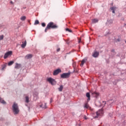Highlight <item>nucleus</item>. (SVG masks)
I'll list each match as a JSON object with an SVG mask.
<instances>
[{
    "instance_id": "obj_23",
    "label": "nucleus",
    "mask_w": 126,
    "mask_h": 126,
    "mask_svg": "<svg viewBox=\"0 0 126 126\" xmlns=\"http://www.w3.org/2000/svg\"><path fill=\"white\" fill-rule=\"evenodd\" d=\"M39 23H40L39 21L38 20H36L34 22V25H37V24H39Z\"/></svg>"
},
{
    "instance_id": "obj_21",
    "label": "nucleus",
    "mask_w": 126,
    "mask_h": 126,
    "mask_svg": "<svg viewBox=\"0 0 126 126\" xmlns=\"http://www.w3.org/2000/svg\"><path fill=\"white\" fill-rule=\"evenodd\" d=\"M25 99H26V103H29L30 101H29V96H27L25 97Z\"/></svg>"
},
{
    "instance_id": "obj_17",
    "label": "nucleus",
    "mask_w": 126,
    "mask_h": 126,
    "mask_svg": "<svg viewBox=\"0 0 126 126\" xmlns=\"http://www.w3.org/2000/svg\"><path fill=\"white\" fill-rule=\"evenodd\" d=\"M63 85L60 86V87L58 88V90L60 92H62V91H63Z\"/></svg>"
},
{
    "instance_id": "obj_2",
    "label": "nucleus",
    "mask_w": 126,
    "mask_h": 126,
    "mask_svg": "<svg viewBox=\"0 0 126 126\" xmlns=\"http://www.w3.org/2000/svg\"><path fill=\"white\" fill-rule=\"evenodd\" d=\"M103 114H104V111H103V109H99L95 113L92 114V116L94 119H97L99 117H101V116H103Z\"/></svg>"
},
{
    "instance_id": "obj_12",
    "label": "nucleus",
    "mask_w": 126,
    "mask_h": 126,
    "mask_svg": "<svg viewBox=\"0 0 126 126\" xmlns=\"http://www.w3.org/2000/svg\"><path fill=\"white\" fill-rule=\"evenodd\" d=\"M33 55H32V54H28L26 56L25 59L29 60V59H31Z\"/></svg>"
},
{
    "instance_id": "obj_30",
    "label": "nucleus",
    "mask_w": 126,
    "mask_h": 126,
    "mask_svg": "<svg viewBox=\"0 0 126 126\" xmlns=\"http://www.w3.org/2000/svg\"><path fill=\"white\" fill-rule=\"evenodd\" d=\"M84 119H85V120H87V117H86V116H84Z\"/></svg>"
},
{
    "instance_id": "obj_33",
    "label": "nucleus",
    "mask_w": 126,
    "mask_h": 126,
    "mask_svg": "<svg viewBox=\"0 0 126 126\" xmlns=\"http://www.w3.org/2000/svg\"><path fill=\"white\" fill-rule=\"evenodd\" d=\"M10 3H12V1H10Z\"/></svg>"
},
{
    "instance_id": "obj_5",
    "label": "nucleus",
    "mask_w": 126,
    "mask_h": 126,
    "mask_svg": "<svg viewBox=\"0 0 126 126\" xmlns=\"http://www.w3.org/2000/svg\"><path fill=\"white\" fill-rule=\"evenodd\" d=\"M11 56H12V51H8L4 54V59L5 60V59H7L8 57H11Z\"/></svg>"
},
{
    "instance_id": "obj_25",
    "label": "nucleus",
    "mask_w": 126,
    "mask_h": 126,
    "mask_svg": "<svg viewBox=\"0 0 126 126\" xmlns=\"http://www.w3.org/2000/svg\"><path fill=\"white\" fill-rule=\"evenodd\" d=\"M65 31L67 32H69L70 33H71L72 31L71 30H69L68 28H67L65 29Z\"/></svg>"
},
{
    "instance_id": "obj_4",
    "label": "nucleus",
    "mask_w": 126,
    "mask_h": 126,
    "mask_svg": "<svg viewBox=\"0 0 126 126\" xmlns=\"http://www.w3.org/2000/svg\"><path fill=\"white\" fill-rule=\"evenodd\" d=\"M70 76V72L68 73H63V74H61V78H68Z\"/></svg>"
},
{
    "instance_id": "obj_31",
    "label": "nucleus",
    "mask_w": 126,
    "mask_h": 126,
    "mask_svg": "<svg viewBox=\"0 0 126 126\" xmlns=\"http://www.w3.org/2000/svg\"><path fill=\"white\" fill-rule=\"evenodd\" d=\"M81 40V39H79V41H78V43H80Z\"/></svg>"
},
{
    "instance_id": "obj_9",
    "label": "nucleus",
    "mask_w": 126,
    "mask_h": 126,
    "mask_svg": "<svg viewBox=\"0 0 126 126\" xmlns=\"http://www.w3.org/2000/svg\"><path fill=\"white\" fill-rule=\"evenodd\" d=\"M21 67V64H19L18 63H16L14 68L16 69H19Z\"/></svg>"
},
{
    "instance_id": "obj_14",
    "label": "nucleus",
    "mask_w": 126,
    "mask_h": 126,
    "mask_svg": "<svg viewBox=\"0 0 126 126\" xmlns=\"http://www.w3.org/2000/svg\"><path fill=\"white\" fill-rule=\"evenodd\" d=\"M84 108L91 110V108L90 107V106H89V104H88V103H86L85 104Z\"/></svg>"
},
{
    "instance_id": "obj_10",
    "label": "nucleus",
    "mask_w": 126,
    "mask_h": 126,
    "mask_svg": "<svg viewBox=\"0 0 126 126\" xmlns=\"http://www.w3.org/2000/svg\"><path fill=\"white\" fill-rule=\"evenodd\" d=\"M91 93L93 96H94V97H96V98L99 96V93H97V92H91Z\"/></svg>"
},
{
    "instance_id": "obj_22",
    "label": "nucleus",
    "mask_w": 126,
    "mask_h": 126,
    "mask_svg": "<svg viewBox=\"0 0 126 126\" xmlns=\"http://www.w3.org/2000/svg\"><path fill=\"white\" fill-rule=\"evenodd\" d=\"M25 19H26V16H25L21 17V20H22V21H24Z\"/></svg>"
},
{
    "instance_id": "obj_11",
    "label": "nucleus",
    "mask_w": 126,
    "mask_h": 126,
    "mask_svg": "<svg viewBox=\"0 0 126 126\" xmlns=\"http://www.w3.org/2000/svg\"><path fill=\"white\" fill-rule=\"evenodd\" d=\"M86 62H87V58H84L82 60V61H81V63L80 64V65L81 66H83L84 64V63H86Z\"/></svg>"
},
{
    "instance_id": "obj_27",
    "label": "nucleus",
    "mask_w": 126,
    "mask_h": 126,
    "mask_svg": "<svg viewBox=\"0 0 126 126\" xmlns=\"http://www.w3.org/2000/svg\"><path fill=\"white\" fill-rule=\"evenodd\" d=\"M41 25H42V27H46V24L45 23H42L41 24Z\"/></svg>"
},
{
    "instance_id": "obj_7",
    "label": "nucleus",
    "mask_w": 126,
    "mask_h": 126,
    "mask_svg": "<svg viewBox=\"0 0 126 126\" xmlns=\"http://www.w3.org/2000/svg\"><path fill=\"white\" fill-rule=\"evenodd\" d=\"M61 72H62V70L61 69H57L54 71L53 75H58Z\"/></svg>"
},
{
    "instance_id": "obj_26",
    "label": "nucleus",
    "mask_w": 126,
    "mask_h": 126,
    "mask_svg": "<svg viewBox=\"0 0 126 126\" xmlns=\"http://www.w3.org/2000/svg\"><path fill=\"white\" fill-rule=\"evenodd\" d=\"M3 40V35H0V40Z\"/></svg>"
},
{
    "instance_id": "obj_28",
    "label": "nucleus",
    "mask_w": 126,
    "mask_h": 126,
    "mask_svg": "<svg viewBox=\"0 0 126 126\" xmlns=\"http://www.w3.org/2000/svg\"><path fill=\"white\" fill-rule=\"evenodd\" d=\"M5 67H6L5 65H3L1 68V70H3L4 69V68H5Z\"/></svg>"
},
{
    "instance_id": "obj_8",
    "label": "nucleus",
    "mask_w": 126,
    "mask_h": 126,
    "mask_svg": "<svg viewBox=\"0 0 126 126\" xmlns=\"http://www.w3.org/2000/svg\"><path fill=\"white\" fill-rule=\"evenodd\" d=\"M93 57L94 58H98V56H99V52L97 51H94L92 55Z\"/></svg>"
},
{
    "instance_id": "obj_34",
    "label": "nucleus",
    "mask_w": 126,
    "mask_h": 126,
    "mask_svg": "<svg viewBox=\"0 0 126 126\" xmlns=\"http://www.w3.org/2000/svg\"><path fill=\"white\" fill-rule=\"evenodd\" d=\"M36 95H38V93H36Z\"/></svg>"
},
{
    "instance_id": "obj_3",
    "label": "nucleus",
    "mask_w": 126,
    "mask_h": 126,
    "mask_svg": "<svg viewBox=\"0 0 126 126\" xmlns=\"http://www.w3.org/2000/svg\"><path fill=\"white\" fill-rule=\"evenodd\" d=\"M13 111L15 115H17L19 113V108L17 103H14L12 105Z\"/></svg>"
},
{
    "instance_id": "obj_6",
    "label": "nucleus",
    "mask_w": 126,
    "mask_h": 126,
    "mask_svg": "<svg viewBox=\"0 0 126 126\" xmlns=\"http://www.w3.org/2000/svg\"><path fill=\"white\" fill-rule=\"evenodd\" d=\"M47 81H48V82L52 85H55V84H56V80L52 78H48L47 79Z\"/></svg>"
},
{
    "instance_id": "obj_1",
    "label": "nucleus",
    "mask_w": 126,
    "mask_h": 126,
    "mask_svg": "<svg viewBox=\"0 0 126 126\" xmlns=\"http://www.w3.org/2000/svg\"><path fill=\"white\" fill-rule=\"evenodd\" d=\"M57 28H59V26H58L57 24H54V22H51L47 24L44 32L45 33H47L48 30H51V29H57Z\"/></svg>"
},
{
    "instance_id": "obj_13",
    "label": "nucleus",
    "mask_w": 126,
    "mask_h": 126,
    "mask_svg": "<svg viewBox=\"0 0 126 126\" xmlns=\"http://www.w3.org/2000/svg\"><path fill=\"white\" fill-rule=\"evenodd\" d=\"M40 107L41 108H43V109H46L47 108V105L45 103H43L42 105H40Z\"/></svg>"
},
{
    "instance_id": "obj_16",
    "label": "nucleus",
    "mask_w": 126,
    "mask_h": 126,
    "mask_svg": "<svg viewBox=\"0 0 126 126\" xmlns=\"http://www.w3.org/2000/svg\"><path fill=\"white\" fill-rule=\"evenodd\" d=\"M0 103H1V104H6V102L3 100V99L0 98Z\"/></svg>"
},
{
    "instance_id": "obj_18",
    "label": "nucleus",
    "mask_w": 126,
    "mask_h": 126,
    "mask_svg": "<svg viewBox=\"0 0 126 126\" xmlns=\"http://www.w3.org/2000/svg\"><path fill=\"white\" fill-rule=\"evenodd\" d=\"M98 21H99V20H98L97 19H94L92 20L93 23H97Z\"/></svg>"
},
{
    "instance_id": "obj_29",
    "label": "nucleus",
    "mask_w": 126,
    "mask_h": 126,
    "mask_svg": "<svg viewBox=\"0 0 126 126\" xmlns=\"http://www.w3.org/2000/svg\"><path fill=\"white\" fill-rule=\"evenodd\" d=\"M60 51H61V48H58L57 49V52H60Z\"/></svg>"
},
{
    "instance_id": "obj_24",
    "label": "nucleus",
    "mask_w": 126,
    "mask_h": 126,
    "mask_svg": "<svg viewBox=\"0 0 126 126\" xmlns=\"http://www.w3.org/2000/svg\"><path fill=\"white\" fill-rule=\"evenodd\" d=\"M117 8L116 7H111L110 9L112 11H115Z\"/></svg>"
},
{
    "instance_id": "obj_32",
    "label": "nucleus",
    "mask_w": 126,
    "mask_h": 126,
    "mask_svg": "<svg viewBox=\"0 0 126 126\" xmlns=\"http://www.w3.org/2000/svg\"><path fill=\"white\" fill-rule=\"evenodd\" d=\"M115 11H114V10L112 11V13H115Z\"/></svg>"
},
{
    "instance_id": "obj_20",
    "label": "nucleus",
    "mask_w": 126,
    "mask_h": 126,
    "mask_svg": "<svg viewBox=\"0 0 126 126\" xmlns=\"http://www.w3.org/2000/svg\"><path fill=\"white\" fill-rule=\"evenodd\" d=\"M14 63V61H10L8 63V65H9V66H10V65H12Z\"/></svg>"
},
{
    "instance_id": "obj_19",
    "label": "nucleus",
    "mask_w": 126,
    "mask_h": 126,
    "mask_svg": "<svg viewBox=\"0 0 126 126\" xmlns=\"http://www.w3.org/2000/svg\"><path fill=\"white\" fill-rule=\"evenodd\" d=\"M86 96L88 98V101L90 100V94L89 93H87L86 94Z\"/></svg>"
},
{
    "instance_id": "obj_15",
    "label": "nucleus",
    "mask_w": 126,
    "mask_h": 126,
    "mask_svg": "<svg viewBox=\"0 0 126 126\" xmlns=\"http://www.w3.org/2000/svg\"><path fill=\"white\" fill-rule=\"evenodd\" d=\"M27 44V42L26 41V40L25 41L24 43H23L22 45H21V47L23 48H25V47H26V45Z\"/></svg>"
}]
</instances>
